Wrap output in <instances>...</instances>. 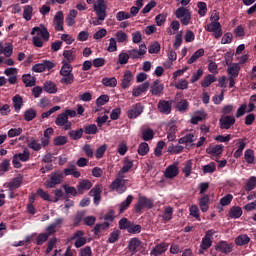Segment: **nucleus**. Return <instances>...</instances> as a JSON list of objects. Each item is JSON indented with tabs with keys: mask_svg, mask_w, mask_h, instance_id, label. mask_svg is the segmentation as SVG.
I'll use <instances>...</instances> for the list:
<instances>
[{
	"mask_svg": "<svg viewBox=\"0 0 256 256\" xmlns=\"http://www.w3.org/2000/svg\"><path fill=\"white\" fill-rule=\"evenodd\" d=\"M199 207L202 213L209 211V195L203 194L199 199Z\"/></svg>",
	"mask_w": 256,
	"mask_h": 256,
	"instance_id": "cd10ccee",
	"label": "nucleus"
},
{
	"mask_svg": "<svg viewBox=\"0 0 256 256\" xmlns=\"http://www.w3.org/2000/svg\"><path fill=\"white\" fill-rule=\"evenodd\" d=\"M202 171L204 174L215 173V171H217V165L215 164V162H210L209 164L202 167Z\"/></svg>",
	"mask_w": 256,
	"mask_h": 256,
	"instance_id": "e2e57ef3",
	"label": "nucleus"
},
{
	"mask_svg": "<svg viewBox=\"0 0 256 256\" xmlns=\"http://www.w3.org/2000/svg\"><path fill=\"white\" fill-rule=\"evenodd\" d=\"M236 142H237L238 148L234 152L233 157L235 159H239V157L243 155V150L245 149L247 143H245V139H238L236 140Z\"/></svg>",
	"mask_w": 256,
	"mask_h": 256,
	"instance_id": "473e14b6",
	"label": "nucleus"
},
{
	"mask_svg": "<svg viewBox=\"0 0 256 256\" xmlns=\"http://www.w3.org/2000/svg\"><path fill=\"white\" fill-rule=\"evenodd\" d=\"M2 55H5V57H11V55H13V44L9 42L5 43V46L2 50Z\"/></svg>",
	"mask_w": 256,
	"mask_h": 256,
	"instance_id": "338daca9",
	"label": "nucleus"
},
{
	"mask_svg": "<svg viewBox=\"0 0 256 256\" xmlns=\"http://www.w3.org/2000/svg\"><path fill=\"white\" fill-rule=\"evenodd\" d=\"M63 183V173L53 172L50 178L45 182V187L47 189H53L56 185H61Z\"/></svg>",
	"mask_w": 256,
	"mask_h": 256,
	"instance_id": "1a4fd4ad",
	"label": "nucleus"
},
{
	"mask_svg": "<svg viewBox=\"0 0 256 256\" xmlns=\"http://www.w3.org/2000/svg\"><path fill=\"white\" fill-rule=\"evenodd\" d=\"M233 247V243H229L227 241H219L215 245L216 251H219L220 253H225L226 255L233 251Z\"/></svg>",
	"mask_w": 256,
	"mask_h": 256,
	"instance_id": "ddd939ff",
	"label": "nucleus"
},
{
	"mask_svg": "<svg viewBox=\"0 0 256 256\" xmlns=\"http://www.w3.org/2000/svg\"><path fill=\"white\" fill-rule=\"evenodd\" d=\"M93 187V183L89 180H82L79 182L77 189L78 193L83 194L84 191H89Z\"/></svg>",
	"mask_w": 256,
	"mask_h": 256,
	"instance_id": "c9c22d12",
	"label": "nucleus"
},
{
	"mask_svg": "<svg viewBox=\"0 0 256 256\" xmlns=\"http://www.w3.org/2000/svg\"><path fill=\"white\" fill-rule=\"evenodd\" d=\"M251 241V238H249L246 234H241L235 239L236 245L238 247H243V245H248V243Z\"/></svg>",
	"mask_w": 256,
	"mask_h": 256,
	"instance_id": "79ce46f5",
	"label": "nucleus"
},
{
	"mask_svg": "<svg viewBox=\"0 0 256 256\" xmlns=\"http://www.w3.org/2000/svg\"><path fill=\"white\" fill-rule=\"evenodd\" d=\"M69 121V117H67V114L65 112L59 114L55 120V123L58 127H63L65 123Z\"/></svg>",
	"mask_w": 256,
	"mask_h": 256,
	"instance_id": "5fc2aeb1",
	"label": "nucleus"
},
{
	"mask_svg": "<svg viewBox=\"0 0 256 256\" xmlns=\"http://www.w3.org/2000/svg\"><path fill=\"white\" fill-rule=\"evenodd\" d=\"M176 19L180 20V23L184 26L189 25L191 23V10L187 7H179L176 9L174 13Z\"/></svg>",
	"mask_w": 256,
	"mask_h": 256,
	"instance_id": "7ed1b4c3",
	"label": "nucleus"
},
{
	"mask_svg": "<svg viewBox=\"0 0 256 256\" xmlns=\"http://www.w3.org/2000/svg\"><path fill=\"white\" fill-rule=\"evenodd\" d=\"M110 189L112 191H116L119 195L125 193L127 191V180L123 178V176L119 175L115 178V180L111 183Z\"/></svg>",
	"mask_w": 256,
	"mask_h": 256,
	"instance_id": "39448f33",
	"label": "nucleus"
},
{
	"mask_svg": "<svg viewBox=\"0 0 256 256\" xmlns=\"http://www.w3.org/2000/svg\"><path fill=\"white\" fill-rule=\"evenodd\" d=\"M149 87H150L149 82L140 84L139 86L133 89L132 91L133 97H139L142 93H145L147 89H149Z\"/></svg>",
	"mask_w": 256,
	"mask_h": 256,
	"instance_id": "2f4dec72",
	"label": "nucleus"
},
{
	"mask_svg": "<svg viewBox=\"0 0 256 256\" xmlns=\"http://www.w3.org/2000/svg\"><path fill=\"white\" fill-rule=\"evenodd\" d=\"M70 241H74V247L76 249H81L87 245V237H85V232L83 230H78L73 233L70 237Z\"/></svg>",
	"mask_w": 256,
	"mask_h": 256,
	"instance_id": "0eeeda50",
	"label": "nucleus"
},
{
	"mask_svg": "<svg viewBox=\"0 0 256 256\" xmlns=\"http://www.w3.org/2000/svg\"><path fill=\"white\" fill-rule=\"evenodd\" d=\"M168 249H169V244L162 242L153 247V249L150 252V255L152 256L163 255V253H165V251H167Z\"/></svg>",
	"mask_w": 256,
	"mask_h": 256,
	"instance_id": "4be33fe9",
	"label": "nucleus"
},
{
	"mask_svg": "<svg viewBox=\"0 0 256 256\" xmlns=\"http://www.w3.org/2000/svg\"><path fill=\"white\" fill-rule=\"evenodd\" d=\"M44 91L50 95H55L57 93V84L53 81H46L43 85Z\"/></svg>",
	"mask_w": 256,
	"mask_h": 256,
	"instance_id": "72a5a7b5",
	"label": "nucleus"
},
{
	"mask_svg": "<svg viewBox=\"0 0 256 256\" xmlns=\"http://www.w3.org/2000/svg\"><path fill=\"white\" fill-rule=\"evenodd\" d=\"M68 135L70 138L73 139V141H78V139H81L83 137V128H80L78 130H71Z\"/></svg>",
	"mask_w": 256,
	"mask_h": 256,
	"instance_id": "bf43d9fd",
	"label": "nucleus"
},
{
	"mask_svg": "<svg viewBox=\"0 0 256 256\" xmlns=\"http://www.w3.org/2000/svg\"><path fill=\"white\" fill-rule=\"evenodd\" d=\"M103 186L101 184H97L95 188H92L89 192L90 197L94 198L95 205H99L101 201V191Z\"/></svg>",
	"mask_w": 256,
	"mask_h": 256,
	"instance_id": "412c9836",
	"label": "nucleus"
},
{
	"mask_svg": "<svg viewBox=\"0 0 256 256\" xmlns=\"http://www.w3.org/2000/svg\"><path fill=\"white\" fill-rule=\"evenodd\" d=\"M64 174L66 176L73 175L75 179H79V177H81V172L77 171V166L75 165H69L67 168H65Z\"/></svg>",
	"mask_w": 256,
	"mask_h": 256,
	"instance_id": "58836bf2",
	"label": "nucleus"
},
{
	"mask_svg": "<svg viewBox=\"0 0 256 256\" xmlns=\"http://www.w3.org/2000/svg\"><path fill=\"white\" fill-rule=\"evenodd\" d=\"M133 199V195H128L127 198L123 202H121L119 213H124L125 211H127V209H129V205L133 203Z\"/></svg>",
	"mask_w": 256,
	"mask_h": 256,
	"instance_id": "a19ab883",
	"label": "nucleus"
},
{
	"mask_svg": "<svg viewBox=\"0 0 256 256\" xmlns=\"http://www.w3.org/2000/svg\"><path fill=\"white\" fill-rule=\"evenodd\" d=\"M65 16L63 15L62 11H59L54 16V24L56 31H63V22H64Z\"/></svg>",
	"mask_w": 256,
	"mask_h": 256,
	"instance_id": "b1692460",
	"label": "nucleus"
},
{
	"mask_svg": "<svg viewBox=\"0 0 256 256\" xmlns=\"http://www.w3.org/2000/svg\"><path fill=\"white\" fill-rule=\"evenodd\" d=\"M37 117V111L35 109L30 108L24 112L25 121H33Z\"/></svg>",
	"mask_w": 256,
	"mask_h": 256,
	"instance_id": "052dcab7",
	"label": "nucleus"
},
{
	"mask_svg": "<svg viewBox=\"0 0 256 256\" xmlns=\"http://www.w3.org/2000/svg\"><path fill=\"white\" fill-rule=\"evenodd\" d=\"M207 117V114L205 112H197L195 116H193L190 120V123L192 125H197V123L203 121Z\"/></svg>",
	"mask_w": 256,
	"mask_h": 256,
	"instance_id": "4d7b16f0",
	"label": "nucleus"
},
{
	"mask_svg": "<svg viewBox=\"0 0 256 256\" xmlns=\"http://www.w3.org/2000/svg\"><path fill=\"white\" fill-rule=\"evenodd\" d=\"M235 123L234 116L225 115L222 116L219 120L220 129H231Z\"/></svg>",
	"mask_w": 256,
	"mask_h": 256,
	"instance_id": "2eb2a0df",
	"label": "nucleus"
},
{
	"mask_svg": "<svg viewBox=\"0 0 256 256\" xmlns=\"http://www.w3.org/2000/svg\"><path fill=\"white\" fill-rule=\"evenodd\" d=\"M244 159L249 164L255 163V154H254L253 150L247 149L244 153Z\"/></svg>",
	"mask_w": 256,
	"mask_h": 256,
	"instance_id": "69168bd1",
	"label": "nucleus"
},
{
	"mask_svg": "<svg viewBox=\"0 0 256 256\" xmlns=\"http://www.w3.org/2000/svg\"><path fill=\"white\" fill-rule=\"evenodd\" d=\"M195 135L193 133L186 134L184 137L178 140L180 145H189L195 141Z\"/></svg>",
	"mask_w": 256,
	"mask_h": 256,
	"instance_id": "a18cd8bd",
	"label": "nucleus"
},
{
	"mask_svg": "<svg viewBox=\"0 0 256 256\" xmlns=\"http://www.w3.org/2000/svg\"><path fill=\"white\" fill-rule=\"evenodd\" d=\"M165 89V86L161 84V81L155 80L150 85V93L154 95L155 97H161L163 95V90Z\"/></svg>",
	"mask_w": 256,
	"mask_h": 256,
	"instance_id": "4468645a",
	"label": "nucleus"
},
{
	"mask_svg": "<svg viewBox=\"0 0 256 256\" xmlns=\"http://www.w3.org/2000/svg\"><path fill=\"white\" fill-rule=\"evenodd\" d=\"M31 35H34L32 38V42L34 47H43L44 43L49 41V31L45 28V26L40 25L32 28Z\"/></svg>",
	"mask_w": 256,
	"mask_h": 256,
	"instance_id": "f257e3e1",
	"label": "nucleus"
},
{
	"mask_svg": "<svg viewBox=\"0 0 256 256\" xmlns=\"http://www.w3.org/2000/svg\"><path fill=\"white\" fill-rule=\"evenodd\" d=\"M61 75V79H60V83H62V85H73V83H75V75L72 74H60Z\"/></svg>",
	"mask_w": 256,
	"mask_h": 256,
	"instance_id": "ea45409f",
	"label": "nucleus"
},
{
	"mask_svg": "<svg viewBox=\"0 0 256 256\" xmlns=\"http://www.w3.org/2000/svg\"><path fill=\"white\" fill-rule=\"evenodd\" d=\"M183 146L181 145H173L171 144L168 147V153H170V155H179V153H183Z\"/></svg>",
	"mask_w": 256,
	"mask_h": 256,
	"instance_id": "680f3d73",
	"label": "nucleus"
},
{
	"mask_svg": "<svg viewBox=\"0 0 256 256\" xmlns=\"http://www.w3.org/2000/svg\"><path fill=\"white\" fill-rule=\"evenodd\" d=\"M177 175H179V166L177 164L169 165L164 172L166 179H175Z\"/></svg>",
	"mask_w": 256,
	"mask_h": 256,
	"instance_id": "6ab92c4d",
	"label": "nucleus"
},
{
	"mask_svg": "<svg viewBox=\"0 0 256 256\" xmlns=\"http://www.w3.org/2000/svg\"><path fill=\"white\" fill-rule=\"evenodd\" d=\"M63 57L64 60L62 61V63H73V61H75V58L77 57V55L75 54V49L64 50Z\"/></svg>",
	"mask_w": 256,
	"mask_h": 256,
	"instance_id": "7c9ffc66",
	"label": "nucleus"
},
{
	"mask_svg": "<svg viewBox=\"0 0 256 256\" xmlns=\"http://www.w3.org/2000/svg\"><path fill=\"white\" fill-rule=\"evenodd\" d=\"M77 17V10H70L68 16L66 17V24L68 27H73L75 25V18Z\"/></svg>",
	"mask_w": 256,
	"mask_h": 256,
	"instance_id": "09e8293b",
	"label": "nucleus"
},
{
	"mask_svg": "<svg viewBox=\"0 0 256 256\" xmlns=\"http://www.w3.org/2000/svg\"><path fill=\"white\" fill-rule=\"evenodd\" d=\"M256 187V177L251 176L247 181H246V191H253Z\"/></svg>",
	"mask_w": 256,
	"mask_h": 256,
	"instance_id": "774afa93",
	"label": "nucleus"
},
{
	"mask_svg": "<svg viewBox=\"0 0 256 256\" xmlns=\"http://www.w3.org/2000/svg\"><path fill=\"white\" fill-rule=\"evenodd\" d=\"M17 73H19L17 68H7L4 70V75L8 77V83H10V85H15L17 83Z\"/></svg>",
	"mask_w": 256,
	"mask_h": 256,
	"instance_id": "aec40b11",
	"label": "nucleus"
},
{
	"mask_svg": "<svg viewBox=\"0 0 256 256\" xmlns=\"http://www.w3.org/2000/svg\"><path fill=\"white\" fill-rule=\"evenodd\" d=\"M217 232L213 229L207 230L205 236L202 238L199 252L203 254V251H207L213 245V235Z\"/></svg>",
	"mask_w": 256,
	"mask_h": 256,
	"instance_id": "6e6552de",
	"label": "nucleus"
},
{
	"mask_svg": "<svg viewBox=\"0 0 256 256\" xmlns=\"http://www.w3.org/2000/svg\"><path fill=\"white\" fill-rule=\"evenodd\" d=\"M206 153L208 155H212V157H217L218 155H221V153H223V145H210L208 148H206Z\"/></svg>",
	"mask_w": 256,
	"mask_h": 256,
	"instance_id": "393cba45",
	"label": "nucleus"
},
{
	"mask_svg": "<svg viewBox=\"0 0 256 256\" xmlns=\"http://www.w3.org/2000/svg\"><path fill=\"white\" fill-rule=\"evenodd\" d=\"M27 146L33 151H41L42 148V145L34 137L27 139Z\"/></svg>",
	"mask_w": 256,
	"mask_h": 256,
	"instance_id": "37998d69",
	"label": "nucleus"
},
{
	"mask_svg": "<svg viewBox=\"0 0 256 256\" xmlns=\"http://www.w3.org/2000/svg\"><path fill=\"white\" fill-rule=\"evenodd\" d=\"M23 184V178L22 177H16L14 178L9 184L8 187L11 191H13V189H19V187H21V185Z\"/></svg>",
	"mask_w": 256,
	"mask_h": 256,
	"instance_id": "864d4df0",
	"label": "nucleus"
},
{
	"mask_svg": "<svg viewBox=\"0 0 256 256\" xmlns=\"http://www.w3.org/2000/svg\"><path fill=\"white\" fill-rule=\"evenodd\" d=\"M155 202L147 196L139 195L137 203L134 205L135 213H141L143 209H153Z\"/></svg>",
	"mask_w": 256,
	"mask_h": 256,
	"instance_id": "f03ea898",
	"label": "nucleus"
},
{
	"mask_svg": "<svg viewBox=\"0 0 256 256\" xmlns=\"http://www.w3.org/2000/svg\"><path fill=\"white\" fill-rule=\"evenodd\" d=\"M127 248L132 255H135V253H137V251L141 249V240H139L138 238L130 239Z\"/></svg>",
	"mask_w": 256,
	"mask_h": 256,
	"instance_id": "5701e85b",
	"label": "nucleus"
},
{
	"mask_svg": "<svg viewBox=\"0 0 256 256\" xmlns=\"http://www.w3.org/2000/svg\"><path fill=\"white\" fill-rule=\"evenodd\" d=\"M130 59H143V56L147 54V45L141 44L139 49H132L128 51Z\"/></svg>",
	"mask_w": 256,
	"mask_h": 256,
	"instance_id": "f8f14e48",
	"label": "nucleus"
},
{
	"mask_svg": "<svg viewBox=\"0 0 256 256\" xmlns=\"http://www.w3.org/2000/svg\"><path fill=\"white\" fill-rule=\"evenodd\" d=\"M227 73L230 77H239V71H241V66L237 63H232L227 65Z\"/></svg>",
	"mask_w": 256,
	"mask_h": 256,
	"instance_id": "c85d7f7f",
	"label": "nucleus"
},
{
	"mask_svg": "<svg viewBox=\"0 0 256 256\" xmlns=\"http://www.w3.org/2000/svg\"><path fill=\"white\" fill-rule=\"evenodd\" d=\"M110 226H111V224L109 222H103L101 224H96L93 229V233H94L95 237H101V235L103 234V231H107V229H109Z\"/></svg>",
	"mask_w": 256,
	"mask_h": 256,
	"instance_id": "a878e982",
	"label": "nucleus"
},
{
	"mask_svg": "<svg viewBox=\"0 0 256 256\" xmlns=\"http://www.w3.org/2000/svg\"><path fill=\"white\" fill-rule=\"evenodd\" d=\"M141 113H143V105H141V103H137L128 110L127 116L128 119H137Z\"/></svg>",
	"mask_w": 256,
	"mask_h": 256,
	"instance_id": "dca6fc26",
	"label": "nucleus"
},
{
	"mask_svg": "<svg viewBox=\"0 0 256 256\" xmlns=\"http://www.w3.org/2000/svg\"><path fill=\"white\" fill-rule=\"evenodd\" d=\"M93 9L100 20L107 18V1L96 0L93 4Z\"/></svg>",
	"mask_w": 256,
	"mask_h": 256,
	"instance_id": "423d86ee",
	"label": "nucleus"
},
{
	"mask_svg": "<svg viewBox=\"0 0 256 256\" xmlns=\"http://www.w3.org/2000/svg\"><path fill=\"white\" fill-rule=\"evenodd\" d=\"M190 217H195L196 221H201V215L199 214V207L197 205H192L189 208Z\"/></svg>",
	"mask_w": 256,
	"mask_h": 256,
	"instance_id": "13d9d810",
	"label": "nucleus"
},
{
	"mask_svg": "<svg viewBox=\"0 0 256 256\" xmlns=\"http://www.w3.org/2000/svg\"><path fill=\"white\" fill-rule=\"evenodd\" d=\"M32 17H33V6L31 5L24 6L23 19H25V21H31Z\"/></svg>",
	"mask_w": 256,
	"mask_h": 256,
	"instance_id": "603ef678",
	"label": "nucleus"
},
{
	"mask_svg": "<svg viewBox=\"0 0 256 256\" xmlns=\"http://www.w3.org/2000/svg\"><path fill=\"white\" fill-rule=\"evenodd\" d=\"M13 107L16 113H19L21 111V107H23V97L21 95L17 94L12 98Z\"/></svg>",
	"mask_w": 256,
	"mask_h": 256,
	"instance_id": "e433bc0d",
	"label": "nucleus"
},
{
	"mask_svg": "<svg viewBox=\"0 0 256 256\" xmlns=\"http://www.w3.org/2000/svg\"><path fill=\"white\" fill-rule=\"evenodd\" d=\"M172 105V101L160 100L157 105L158 111L163 115H169L171 113Z\"/></svg>",
	"mask_w": 256,
	"mask_h": 256,
	"instance_id": "f3484780",
	"label": "nucleus"
},
{
	"mask_svg": "<svg viewBox=\"0 0 256 256\" xmlns=\"http://www.w3.org/2000/svg\"><path fill=\"white\" fill-rule=\"evenodd\" d=\"M241 215H243V209L239 206H234L229 211V217H231V219H239Z\"/></svg>",
	"mask_w": 256,
	"mask_h": 256,
	"instance_id": "49530a36",
	"label": "nucleus"
},
{
	"mask_svg": "<svg viewBox=\"0 0 256 256\" xmlns=\"http://www.w3.org/2000/svg\"><path fill=\"white\" fill-rule=\"evenodd\" d=\"M191 171H193V160H188L184 163L182 172L184 173L185 177H190Z\"/></svg>",
	"mask_w": 256,
	"mask_h": 256,
	"instance_id": "3c124183",
	"label": "nucleus"
},
{
	"mask_svg": "<svg viewBox=\"0 0 256 256\" xmlns=\"http://www.w3.org/2000/svg\"><path fill=\"white\" fill-rule=\"evenodd\" d=\"M131 169H133V160L126 157L123 162V167L118 172V175L123 176V175H125V173H129V171H131Z\"/></svg>",
	"mask_w": 256,
	"mask_h": 256,
	"instance_id": "c756f323",
	"label": "nucleus"
},
{
	"mask_svg": "<svg viewBox=\"0 0 256 256\" xmlns=\"http://www.w3.org/2000/svg\"><path fill=\"white\" fill-rule=\"evenodd\" d=\"M205 30L209 33H214L215 39H220L223 36V31L221 30V23L211 22L205 26Z\"/></svg>",
	"mask_w": 256,
	"mask_h": 256,
	"instance_id": "9d476101",
	"label": "nucleus"
},
{
	"mask_svg": "<svg viewBox=\"0 0 256 256\" xmlns=\"http://www.w3.org/2000/svg\"><path fill=\"white\" fill-rule=\"evenodd\" d=\"M22 81L26 87H35V77L30 74H24L22 76Z\"/></svg>",
	"mask_w": 256,
	"mask_h": 256,
	"instance_id": "8fccbe9b",
	"label": "nucleus"
},
{
	"mask_svg": "<svg viewBox=\"0 0 256 256\" xmlns=\"http://www.w3.org/2000/svg\"><path fill=\"white\" fill-rule=\"evenodd\" d=\"M131 81H133V73L130 70H126L124 72L121 87L122 89H127L131 85Z\"/></svg>",
	"mask_w": 256,
	"mask_h": 256,
	"instance_id": "bb28decb",
	"label": "nucleus"
},
{
	"mask_svg": "<svg viewBox=\"0 0 256 256\" xmlns=\"http://www.w3.org/2000/svg\"><path fill=\"white\" fill-rule=\"evenodd\" d=\"M102 85H104L105 87H117V78H103Z\"/></svg>",
	"mask_w": 256,
	"mask_h": 256,
	"instance_id": "0e129e2a",
	"label": "nucleus"
},
{
	"mask_svg": "<svg viewBox=\"0 0 256 256\" xmlns=\"http://www.w3.org/2000/svg\"><path fill=\"white\" fill-rule=\"evenodd\" d=\"M114 37L118 43H127L129 36L123 30H119L114 34Z\"/></svg>",
	"mask_w": 256,
	"mask_h": 256,
	"instance_id": "de8ad7c7",
	"label": "nucleus"
},
{
	"mask_svg": "<svg viewBox=\"0 0 256 256\" xmlns=\"http://www.w3.org/2000/svg\"><path fill=\"white\" fill-rule=\"evenodd\" d=\"M164 223H169V221H171V219H173V207L171 206H166L164 208V211L161 215Z\"/></svg>",
	"mask_w": 256,
	"mask_h": 256,
	"instance_id": "4c0bfd02",
	"label": "nucleus"
},
{
	"mask_svg": "<svg viewBox=\"0 0 256 256\" xmlns=\"http://www.w3.org/2000/svg\"><path fill=\"white\" fill-rule=\"evenodd\" d=\"M31 159V152L28 149H24L22 153L15 154L12 158V164L15 169H21L23 167L22 163H27Z\"/></svg>",
	"mask_w": 256,
	"mask_h": 256,
	"instance_id": "20e7f679",
	"label": "nucleus"
},
{
	"mask_svg": "<svg viewBox=\"0 0 256 256\" xmlns=\"http://www.w3.org/2000/svg\"><path fill=\"white\" fill-rule=\"evenodd\" d=\"M63 65L59 71L60 75L73 74V66L67 62H62Z\"/></svg>",
	"mask_w": 256,
	"mask_h": 256,
	"instance_id": "6e6d98bb",
	"label": "nucleus"
},
{
	"mask_svg": "<svg viewBox=\"0 0 256 256\" xmlns=\"http://www.w3.org/2000/svg\"><path fill=\"white\" fill-rule=\"evenodd\" d=\"M215 81H217V77L213 74H208L201 81V87L207 89V87H211V84L215 83Z\"/></svg>",
	"mask_w": 256,
	"mask_h": 256,
	"instance_id": "f704fd0d",
	"label": "nucleus"
},
{
	"mask_svg": "<svg viewBox=\"0 0 256 256\" xmlns=\"http://www.w3.org/2000/svg\"><path fill=\"white\" fill-rule=\"evenodd\" d=\"M55 67V64L49 60H44L42 63L35 64L32 67L34 73H43V71H51Z\"/></svg>",
	"mask_w": 256,
	"mask_h": 256,
	"instance_id": "9b49d317",
	"label": "nucleus"
},
{
	"mask_svg": "<svg viewBox=\"0 0 256 256\" xmlns=\"http://www.w3.org/2000/svg\"><path fill=\"white\" fill-rule=\"evenodd\" d=\"M61 225H63V218L56 219L46 228V234L49 235V237H51V235H55V233H57V229H61Z\"/></svg>",
	"mask_w": 256,
	"mask_h": 256,
	"instance_id": "a211bd4d",
	"label": "nucleus"
},
{
	"mask_svg": "<svg viewBox=\"0 0 256 256\" xmlns=\"http://www.w3.org/2000/svg\"><path fill=\"white\" fill-rule=\"evenodd\" d=\"M205 55V50L203 48L198 49L188 60V65H192V63H195L200 57H203Z\"/></svg>",
	"mask_w": 256,
	"mask_h": 256,
	"instance_id": "c03bdc74",
	"label": "nucleus"
}]
</instances>
